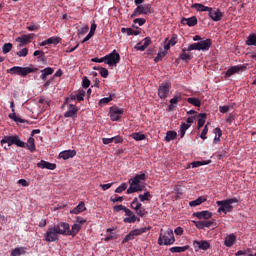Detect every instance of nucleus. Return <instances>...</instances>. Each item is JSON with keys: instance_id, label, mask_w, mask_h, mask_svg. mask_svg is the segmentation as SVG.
<instances>
[{"instance_id": "nucleus-1", "label": "nucleus", "mask_w": 256, "mask_h": 256, "mask_svg": "<svg viewBox=\"0 0 256 256\" xmlns=\"http://www.w3.org/2000/svg\"><path fill=\"white\" fill-rule=\"evenodd\" d=\"M148 175L146 173L141 172L140 174H136L135 177L129 180L130 186L127 189V194L131 195V193H139V191H143L145 186L141 185V181H147Z\"/></svg>"}, {"instance_id": "nucleus-2", "label": "nucleus", "mask_w": 256, "mask_h": 256, "mask_svg": "<svg viewBox=\"0 0 256 256\" xmlns=\"http://www.w3.org/2000/svg\"><path fill=\"white\" fill-rule=\"evenodd\" d=\"M175 243V234L173 233V230L167 229V230H160L159 238H158V245L163 246H169L173 245Z\"/></svg>"}, {"instance_id": "nucleus-3", "label": "nucleus", "mask_w": 256, "mask_h": 256, "mask_svg": "<svg viewBox=\"0 0 256 256\" xmlns=\"http://www.w3.org/2000/svg\"><path fill=\"white\" fill-rule=\"evenodd\" d=\"M233 203H239V199L237 198H230L226 200L217 201L216 205H218L217 213H224V215H227V213H231L233 211Z\"/></svg>"}, {"instance_id": "nucleus-4", "label": "nucleus", "mask_w": 256, "mask_h": 256, "mask_svg": "<svg viewBox=\"0 0 256 256\" xmlns=\"http://www.w3.org/2000/svg\"><path fill=\"white\" fill-rule=\"evenodd\" d=\"M10 75H19L20 77H27L29 73H36L39 71L37 68L32 67H21V66H14L7 70Z\"/></svg>"}, {"instance_id": "nucleus-5", "label": "nucleus", "mask_w": 256, "mask_h": 256, "mask_svg": "<svg viewBox=\"0 0 256 256\" xmlns=\"http://www.w3.org/2000/svg\"><path fill=\"white\" fill-rule=\"evenodd\" d=\"M2 147H4L5 144L8 145V147H11L12 145H16V147H25V142L21 140V137L19 135H12V136H4L3 139L0 141Z\"/></svg>"}, {"instance_id": "nucleus-6", "label": "nucleus", "mask_w": 256, "mask_h": 256, "mask_svg": "<svg viewBox=\"0 0 256 256\" xmlns=\"http://www.w3.org/2000/svg\"><path fill=\"white\" fill-rule=\"evenodd\" d=\"M212 41L211 39H206L203 41H200L198 43L190 44L187 48L188 52L191 51H209L211 49Z\"/></svg>"}, {"instance_id": "nucleus-7", "label": "nucleus", "mask_w": 256, "mask_h": 256, "mask_svg": "<svg viewBox=\"0 0 256 256\" xmlns=\"http://www.w3.org/2000/svg\"><path fill=\"white\" fill-rule=\"evenodd\" d=\"M148 231H151V226L131 230L122 240V245L129 243V241H133V239L139 237V235H143V233H147Z\"/></svg>"}, {"instance_id": "nucleus-8", "label": "nucleus", "mask_w": 256, "mask_h": 256, "mask_svg": "<svg viewBox=\"0 0 256 256\" xmlns=\"http://www.w3.org/2000/svg\"><path fill=\"white\" fill-rule=\"evenodd\" d=\"M153 13V8H151V4L138 5L132 15L131 18L139 17V15H151Z\"/></svg>"}, {"instance_id": "nucleus-9", "label": "nucleus", "mask_w": 256, "mask_h": 256, "mask_svg": "<svg viewBox=\"0 0 256 256\" xmlns=\"http://www.w3.org/2000/svg\"><path fill=\"white\" fill-rule=\"evenodd\" d=\"M104 59L106 65H109V67H113L121 61V55H119L117 50H113L110 54L104 56Z\"/></svg>"}, {"instance_id": "nucleus-10", "label": "nucleus", "mask_w": 256, "mask_h": 256, "mask_svg": "<svg viewBox=\"0 0 256 256\" xmlns=\"http://www.w3.org/2000/svg\"><path fill=\"white\" fill-rule=\"evenodd\" d=\"M44 239L47 243H55V241H59V232H57V228H55V226L49 227L44 235Z\"/></svg>"}, {"instance_id": "nucleus-11", "label": "nucleus", "mask_w": 256, "mask_h": 256, "mask_svg": "<svg viewBox=\"0 0 256 256\" xmlns=\"http://www.w3.org/2000/svg\"><path fill=\"white\" fill-rule=\"evenodd\" d=\"M171 91V82H162L158 87V97L160 99H167L169 97V92Z\"/></svg>"}, {"instance_id": "nucleus-12", "label": "nucleus", "mask_w": 256, "mask_h": 256, "mask_svg": "<svg viewBox=\"0 0 256 256\" xmlns=\"http://www.w3.org/2000/svg\"><path fill=\"white\" fill-rule=\"evenodd\" d=\"M110 119L111 121H119L125 110L123 108H119L117 106L110 107Z\"/></svg>"}, {"instance_id": "nucleus-13", "label": "nucleus", "mask_w": 256, "mask_h": 256, "mask_svg": "<svg viewBox=\"0 0 256 256\" xmlns=\"http://www.w3.org/2000/svg\"><path fill=\"white\" fill-rule=\"evenodd\" d=\"M193 247L195 251H207V249H211V244L207 242V240H194L193 241Z\"/></svg>"}, {"instance_id": "nucleus-14", "label": "nucleus", "mask_w": 256, "mask_h": 256, "mask_svg": "<svg viewBox=\"0 0 256 256\" xmlns=\"http://www.w3.org/2000/svg\"><path fill=\"white\" fill-rule=\"evenodd\" d=\"M208 16L212 21H221L223 19V12L219 8H211V10H208Z\"/></svg>"}, {"instance_id": "nucleus-15", "label": "nucleus", "mask_w": 256, "mask_h": 256, "mask_svg": "<svg viewBox=\"0 0 256 256\" xmlns=\"http://www.w3.org/2000/svg\"><path fill=\"white\" fill-rule=\"evenodd\" d=\"M58 235H69V223L59 222L56 226H54Z\"/></svg>"}, {"instance_id": "nucleus-16", "label": "nucleus", "mask_w": 256, "mask_h": 256, "mask_svg": "<svg viewBox=\"0 0 256 256\" xmlns=\"http://www.w3.org/2000/svg\"><path fill=\"white\" fill-rule=\"evenodd\" d=\"M10 108L12 110V113L8 115L9 119H12V121H15V123H27L25 119H22L15 113V102L12 101L10 103Z\"/></svg>"}, {"instance_id": "nucleus-17", "label": "nucleus", "mask_w": 256, "mask_h": 256, "mask_svg": "<svg viewBox=\"0 0 256 256\" xmlns=\"http://www.w3.org/2000/svg\"><path fill=\"white\" fill-rule=\"evenodd\" d=\"M37 167H39V169H48L49 171H55V169H57V164L41 160L37 163Z\"/></svg>"}, {"instance_id": "nucleus-18", "label": "nucleus", "mask_w": 256, "mask_h": 256, "mask_svg": "<svg viewBox=\"0 0 256 256\" xmlns=\"http://www.w3.org/2000/svg\"><path fill=\"white\" fill-rule=\"evenodd\" d=\"M79 113V108L74 104L68 105V110L64 113V117L67 118H73Z\"/></svg>"}, {"instance_id": "nucleus-19", "label": "nucleus", "mask_w": 256, "mask_h": 256, "mask_svg": "<svg viewBox=\"0 0 256 256\" xmlns=\"http://www.w3.org/2000/svg\"><path fill=\"white\" fill-rule=\"evenodd\" d=\"M22 149H28L30 153H35L37 151V147L35 146V138H33V136L29 137Z\"/></svg>"}, {"instance_id": "nucleus-20", "label": "nucleus", "mask_w": 256, "mask_h": 256, "mask_svg": "<svg viewBox=\"0 0 256 256\" xmlns=\"http://www.w3.org/2000/svg\"><path fill=\"white\" fill-rule=\"evenodd\" d=\"M59 43H61V38L54 36L42 41L40 46L45 47V45H59Z\"/></svg>"}, {"instance_id": "nucleus-21", "label": "nucleus", "mask_w": 256, "mask_h": 256, "mask_svg": "<svg viewBox=\"0 0 256 256\" xmlns=\"http://www.w3.org/2000/svg\"><path fill=\"white\" fill-rule=\"evenodd\" d=\"M194 217H197V219H211L213 217V213L207 210L200 211V212H194L193 213Z\"/></svg>"}, {"instance_id": "nucleus-22", "label": "nucleus", "mask_w": 256, "mask_h": 256, "mask_svg": "<svg viewBox=\"0 0 256 256\" xmlns=\"http://www.w3.org/2000/svg\"><path fill=\"white\" fill-rule=\"evenodd\" d=\"M77 155V152L75 150H65L60 152L59 157L60 159H64V161H67V159H71Z\"/></svg>"}, {"instance_id": "nucleus-23", "label": "nucleus", "mask_w": 256, "mask_h": 256, "mask_svg": "<svg viewBox=\"0 0 256 256\" xmlns=\"http://www.w3.org/2000/svg\"><path fill=\"white\" fill-rule=\"evenodd\" d=\"M181 24L188 25V27H195V25H197V17L196 16H192L190 18L183 17L181 19Z\"/></svg>"}, {"instance_id": "nucleus-24", "label": "nucleus", "mask_w": 256, "mask_h": 256, "mask_svg": "<svg viewBox=\"0 0 256 256\" xmlns=\"http://www.w3.org/2000/svg\"><path fill=\"white\" fill-rule=\"evenodd\" d=\"M83 211H87V207H85V202L81 201L74 209L70 210V213L72 215H79V213H83Z\"/></svg>"}, {"instance_id": "nucleus-25", "label": "nucleus", "mask_w": 256, "mask_h": 256, "mask_svg": "<svg viewBox=\"0 0 256 256\" xmlns=\"http://www.w3.org/2000/svg\"><path fill=\"white\" fill-rule=\"evenodd\" d=\"M191 8L195 9L199 13H203V12L209 13V11H211V7L205 6V5L201 4V3L192 4Z\"/></svg>"}, {"instance_id": "nucleus-26", "label": "nucleus", "mask_w": 256, "mask_h": 256, "mask_svg": "<svg viewBox=\"0 0 256 256\" xmlns=\"http://www.w3.org/2000/svg\"><path fill=\"white\" fill-rule=\"evenodd\" d=\"M237 241V236L235 234H230L226 236L224 240L225 247H231L232 245H235V242Z\"/></svg>"}, {"instance_id": "nucleus-27", "label": "nucleus", "mask_w": 256, "mask_h": 256, "mask_svg": "<svg viewBox=\"0 0 256 256\" xmlns=\"http://www.w3.org/2000/svg\"><path fill=\"white\" fill-rule=\"evenodd\" d=\"M35 37V34H28V35H23L22 37H18L16 41L18 43H22V45H27V43H31V39Z\"/></svg>"}, {"instance_id": "nucleus-28", "label": "nucleus", "mask_w": 256, "mask_h": 256, "mask_svg": "<svg viewBox=\"0 0 256 256\" xmlns=\"http://www.w3.org/2000/svg\"><path fill=\"white\" fill-rule=\"evenodd\" d=\"M170 253H185V251H189V245L185 246H174L169 248Z\"/></svg>"}, {"instance_id": "nucleus-29", "label": "nucleus", "mask_w": 256, "mask_h": 256, "mask_svg": "<svg viewBox=\"0 0 256 256\" xmlns=\"http://www.w3.org/2000/svg\"><path fill=\"white\" fill-rule=\"evenodd\" d=\"M187 51H189V50H187V48L182 49V52L180 53V59L182 61H185L186 63H189V61H191V59H193V55L187 53Z\"/></svg>"}, {"instance_id": "nucleus-30", "label": "nucleus", "mask_w": 256, "mask_h": 256, "mask_svg": "<svg viewBox=\"0 0 256 256\" xmlns=\"http://www.w3.org/2000/svg\"><path fill=\"white\" fill-rule=\"evenodd\" d=\"M243 69V66H232L226 71V76L231 77V75H235V73H239V71Z\"/></svg>"}, {"instance_id": "nucleus-31", "label": "nucleus", "mask_w": 256, "mask_h": 256, "mask_svg": "<svg viewBox=\"0 0 256 256\" xmlns=\"http://www.w3.org/2000/svg\"><path fill=\"white\" fill-rule=\"evenodd\" d=\"M79 231H81V225L74 224L72 226V228H69L68 235L71 237H75L77 235V233H79Z\"/></svg>"}, {"instance_id": "nucleus-32", "label": "nucleus", "mask_w": 256, "mask_h": 256, "mask_svg": "<svg viewBox=\"0 0 256 256\" xmlns=\"http://www.w3.org/2000/svg\"><path fill=\"white\" fill-rule=\"evenodd\" d=\"M205 201H207V198H205L204 196H200L196 200L190 201L189 205H190V207H197V206L201 205L202 203H205Z\"/></svg>"}, {"instance_id": "nucleus-33", "label": "nucleus", "mask_w": 256, "mask_h": 256, "mask_svg": "<svg viewBox=\"0 0 256 256\" xmlns=\"http://www.w3.org/2000/svg\"><path fill=\"white\" fill-rule=\"evenodd\" d=\"M130 137L135 141H145V139H147V136L141 132H134Z\"/></svg>"}, {"instance_id": "nucleus-34", "label": "nucleus", "mask_w": 256, "mask_h": 256, "mask_svg": "<svg viewBox=\"0 0 256 256\" xmlns=\"http://www.w3.org/2000/svg\"><path fill=\"white\" fill-rule=\"evenodd\" d=\"M205 121H207V114L200 113L198 115V129H201V127H203V125H205Z\"/></svg>"}, {"instance_id": "nucleus-35", "label": "nucleus", "mask_w": 256, "mask_h": 256, "mask_svg": "<svg viewBox=\"0 0 256 256\" xmlns=\"http://www.w3.org/2000/svg\"><path fill=\"white\" fill-rule=\"evenodd\" d=\"M187 103H190V105H193L194 107H201V100L199 98L190 97L186 99Z\"/></svg>"}, {"instance_id": "nucleus-36", "label": "nucleus", "mask_w": 256, "mask_h": 256, "mask_svg": "<svg viewBox=\"0 0 256 256\" xmlns=\"http://www.w3.org/2000/svg\"><path fill=\"white\" fill-rule=\"evenodd\" d=\"M177 139V132L175 131H168L165 136V141L169 143V141H175Z\"/></svg>"}, {"instance_id": "nucleus-37", "label": "nucleus", "mask_w": 256, "mask_h": 256, "mask_svg": "<svg viewBox=\"0 0 256 256\" xmlns=\"http://www.w3.org/2000/svg\"><path fill=\"white\" fill-rule=\"evenodd\" d=\"M246 45H248L249 47H251V46L255 47L256 46V34H250L247 37Z\"/></svg>"}, {"instance_id": "nucleus-38", "label": "nucleus", "mask_w": 256, "mask_h": 256, "mask_svg": "<svg viewBox=\"0 0 256 256\" xmlns=\"http://www.w3.org/2000/svg\"><path fill=\"white\" fill-rule=\"evenodd\" d=\"M189 127H191V125L182 122L180 125V138L183 139V137H185V133L187 132V129H189Z\"/></svg>"}, {"instance_id": "nucleus-39", "label": "nucleus", "mask_w": 256, "mask_h": 256, "mask_svg": "<svg viewBox=\"0 0 256 256\" xmlns=\"http://www.w3.org/2000/svg\"><path fill=\"white\" fill-rule=\"evenodd\" d=\"M138 197H139L141 203H144V201H151V199L153 198V196L151 195L150 192H145L144 194H139Z\"/></svg>"}, {"instance_id": "nucleus-40", "label": "nucleus", "mask_w": 256, "mask_h": 256, "mask_svg": "<svg viewBox=\"0 0 256 256\" xmlns=\"http://www.w3.org/2000/svg\"><path fill=\"white\" fill-rule=\"evenodd\" d=\"M179 101H183V96L181 95V93L176 92L174 97L170 100V103L172 105H177V103H179Z\"/></svg>"}, {"instance_id": "nucleus-41", "label": "nucleus", "mask_w": 256, "mask_h": 256, "mask_svg": "<svg viewBox=\"0 0 256 256\" xmlns=\"http://www.w3.org/2000/svg\"><path fill=\"white\" fill-rule=\"evenodd\" d=\"M25 249H26L25 247L15 248L14 250H12L11 256L25 255Z\"/></svg>"}, {"instance_id": "nucleus-42", "label": "nucleus", "mask_w": 256, "mask_h": 256, "mask_svg": "<svg viewBox=\"0 0 256 256\" xmlns=\"http://www.w3.org/2000/svg\"><path fill=\"white\" fill-rule=\"evenodd\" d=\"M211 163V160H206V161H194L191 163L192 168L195 169L197 167H202V165H209Z\"/></svg>"}, {"instance_id": "nucleus-43", "label": "nucleus", "mask_w": 256, "mask_h": 256, "mask_svg": "<svg viewBox=\"0 0 256 256\" xmlns=\"http://www.w3.org/2000/svg\"><path fill=\"white\" fill-rule=\"evenodd\" d=\"M94 69L100 71V75L101 77H103L104 79H107L109 77V70H107L106 68L103 67H94Z\"/></svg>"}, {"instance_id": "nucleus-44", "label": "nucleus", "mask_w": 256, "mask_h": 256, "mask_svg": "<svg viewBox=\"0 0 256 256\" xmlns=\"http://www.w3.org/2000/svg\"><path fill=\"white\" fill-rule=\"evenodd\" d=\"M124 223H135L136 221H141V218L137 217L136 215L134 216H128L124 218Z\"/></svg>"}, {"instance_id": "nucleus-45", "label": "nucleus", "mask_w": 256, "mask_h": 256, "mask_svg": "<svg viewBox=\"0 0 256 256\" xmlns=\"http://www.w3.org/2000/svg\"><path fill=\"white\" fill-rule=\"evenodd\" d=\"M136 215H138V217H145L146 215H148L147 210H145V208L143 206H140L138 209L135 210Z\"/></svg>"}, {"instance_id": "nucleus-46", "label": "nucleus", "mask_w": 256, "mask_h": 256, "mask_svg": "<svg viewBox=\"0 0 256 256\" xmlns=\"http://www.w3.org/2000/svg\"><path fill=\"white\" fill-rule=\"evenodd\" d=\"M113 101V95H110L109 97L102 98L99 100L100 107H103V105H107Z\"/></svg>"}, {"instance_id": "nucleus-47", "label": "nucleus", "mask_w": 256, "mask_h": 256, "mask_svg": "<svg viewBox=\"0 0 256 256\" xmlns=\"http://www.w3.org/2000/svg\"><path fill=\"white\" fill-rule=\"evenodd\" d=\"M11 49H13V44L5 43L2 47V53H4V55H7V53H9Z\"/></svg>"}, {"instance_id": "nucleus-48", "label": "nucleus", "mask_w": 256, "mask_h": 256, "mask_svg": "<svg viewBox=\"0 0 256 256\" xmlns=\"http://www.w3.org/2000/svg\"><path fill=\"white\" fill-rule=\"evenodd\" d=\"M142 206H143V204H141V203L139 202V199H138V198H134V199H133V201H132V203H131V208L134 209V211L137 210V209H139V208L142 207Z\"/></svg>"}, {"instance_id": "nucleus-49", "label": "nucleus", "mask_w": 256, "mask_h": 256, "mask_svg": "<svg viewBox=\"0 0 256 256\" xmlns=\"http://www.w3.org/2000/svg\"><path fill=\"white\" fill-rule=\"evenodd\" d=\"M34 57H38V61H43L44 57H45V52L41 51V50H36L34 52Z\"/></svg>"}, {"instance_id": "nucleus-50", "label": "nucleus", "mask_w": 256, "mask_h": 256, "mask_svg": "<svg viewBox=\"0 0 256 256\" xmlns=\"http://www.w3.org/2000/svg\"><path fill=\"white\" fill-rule=\"evenodd\" d=\"M90 85H91V80H89V78H87V76H84L82 78V87L84 89H87V88H89Z\"/></svg>"}, {"instance_id": "nucleus-51", "label": "nucleus", "mask_w": 256, "mask_h": 256, "mask_svg": "<svg viewBox=\"0 0 256 256\" xmlns=\"http://www.w3.org/2000/svg\"><path fill=\"white\" fill-rule=\"evenodd\" d=\"M16 55H18V57H27V55H29V49L23 48L22 50L18 51Z\"/></svg>"}, {"instance_id": "nucleus-52", "label": "nucleus", "mask_w": 256, "mask_h": 256, "mask_svg": "<svg viewBox=\"0 0 256 256\" xmlns=\"http://www.w3.org/2000/svg\"><path fill=\"white\" fill-rule=\"evenodd\" d=\"M167 55V52H159L157 56L154 58L155 63H159V61H163V58Z\"/></svg>"}, {"instance_id": "nucleus-53", "label": "nucleus", "mask_w": 256, "mask_h": 256, "mask_svg": "<svg viewBox=\"0 0 256 256\" xmlns=\"http://www.w3.org/2000/svg\"><path fill=\"white\" fill-rule=\"evenodd\" d=\"M110 201H112V203H122L123 196L114 195L110 198Z\"/></svg>"}, {"instance_id": "nucleus-54", "label": "nucleus", "mask_w": 256, "mask_h": 256, "mask_svg": "<svg viewBox=\"0 0 256 256\" xmlns=\"http://www.w3.org/2000/svg\"><path fill=\"white\" fill-rule=\"evenodd\" d=\"M133 23L138 24L140 27H143V25L147 23V20H145V18H136L134 19Z\"/></svg>"}, {"instance_id": "nucleus-55", "label": "nucleus", "mask_w": 256, "mask_h": 256, "mask_svg": "<svg viewBox=\"0 0 256 256\" xmlns=\"http://www.w3.org/2000/svg\"><path fill=\"white\" fill-rule=\"evenodd\" d=\"M127 189V183H122L120 186H118L115 190V193H123Z\"/></svg>"}, {"instance_id": "nucleus-56", "label": "nucleus", "mask_w": 256, "mask_h": 256, "mask_svg": "<svg viewBox=\"0 0 256 256\" xmlns=\"http://www.w3.org/2000/svg\"><path fill=\"white\" fill-rule=\"evenodd\" d=\"M233 106H219L220 113H229Z\"/></svg>"}, {"instance_id": "nucleus-57", "label": "nucleus", "mask_w": 256, "mask_h": 256, "mask_svg": "<svg viewBox=\"0 0 256 256\" xmlns=\"http://www.w3.org/2000/svg\"><path fill=\"white\" fill-rule=\"evenodd\" d=\"M77 101L81 102L85 100V91L81 90L77 95H76Z\"/></svg>"}, {"instance_id": "nucleus-58", "label": "nucleus", "mask_w": 256, "mask_h": 256, "mask_svg": "<svg viewBox=\"0 0 256 256\" xmlns=\"http://www.w3.org/2000/svg\"><path fill=\"white\" fill-rule=\"evenodd\" d=\"M168 43L172 46L175 47L177 45V34H172L171 39L168 41Z\"/></svg>"}, {"instance_id": "nucleus-59", "label": "nucleus", "mask_w": 256, "mask_h": 256, "mask_svg": "<svg viewBox=\"0 0 256 256\" xmlns=\"http://www.w3.org/2000/svg\"><path fill=\"white\" fill-rule=\"evenodd\" d=\"M251 249L247 250H239L235 253L236 256H241V255H250Z\"/></svg>"}, {"instance_id": "nucleus-60", "label": "nucleus", "mask_w": 256, "mask_h": 256, "mask_svg": "<svg viewBox=\"0 0 256 256\" xmlns=\"http://www.w3.org/2000/svg\"><path fill=\"white\" fill-rule=\"evenodd\" d=\"M207 133H209V128L206 126L203 128L200 137L205 141L207 139Z\"/></svg>"}, {"instance_id": "nucleus-61", "label": "nucleus", "mask_w": 256, "mask_h": 256, "mask_svg": "<svg viewBox=\"0 0 256 256\" xmlns=\"http://www.w3.org/2000/svg\"><path fill=\"white\" fill-rule=\"evenodd\" d=\"M127 207L123 206V205H116L113 207V211L114 213H119V211H125Z\"/></svg>"}, {"instance_id": "nucleus-62", "label": "nucleus", "mask_w": 256, "mask_h": 256, "mask_svg": "<svg viewBox=\"0 0 256 256\" xmlns=\"http://www.w3.org/2000/svg\"><path fill=\"white\" fill-rule=\"evenodd\" d=\"M53 71H54L53 68L47 67V68L41 70V73H44L49 77V75H53Z\"/></svg>"}, {"instance_id": "nucleus-63", "label": "nucleus", "mask_w": 256, "mask_h": 256, "mask_svg": "<svg viewBox=\"0 0 256 256\" xmlns=\"http://www.w3.org/2000/svg\"><path fill=\"white\" fill-rule=\"evenodd\" d=\"M195 227L197 229H205V223L204 221H194Z\"/></svg>"}, {"instance_id": "nucleus-64", "label": "nucleus", "mask_w": 256, "mask_h": 256, "mask_svg": "<svg viewBox=\"0 0 256 256\" xmlns=\"http://www.w3.org/2000/svg\"><path fill=\"white\" fill-rule=\"evenodd\" d=\"M121 33H126L128 36H131L134 32L132 28H121Z\"/></svg>"}]
</instances>
